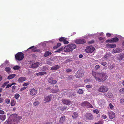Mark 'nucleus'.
Returning <instances> with one entry per match:
<instances>
[{"mask_svg": "<svg viewBox=\"0 0 124 124\" xmlns=\"http://www.w3.org/2000/svg\"><path fill=\"white\" fill-rule=\"evenodd\" d=\"M92 74L96 81L99 82L104 81L107 79L106 73L104 72L98 73L92 71Z\"/></svg>", "mask_w": 124, "mask_h": 124, "instance_id": "1", "label": "nucleus"}, {"mask_svg": "<svg viewBox=\"0 0 124 124\" xmlns=\"http://www.w3.org/2000/svg\"><path fill=\"white\" fill-rule=\"evenodd\" d=\"M11 117L12 118L10 120H8L6 124H16V123H18L22 118L21 116H18L16 114L12 115Z\"/></svg>", "mask_w": 124, "mask_h": 124, "instance_id": "2", "label": "nucleus"}, {"mask_svg": "<svg viewBox=\"0 0 124 124\" xmlns=\"http://www.w3.org/2000/svg\"><path fill=\"white\" fill-rule=\"evenodd\" d=\"M76 45L74 44H70L65 47L64 50L65 52L72 51L73 50L76 48Z\"/></svg>", "mask_w": 124, "mask_h": 124, "instance_id": "3", "label": "nucleus"}, {"mask_svg": "<svg viewBox=\"0 0 124 124\" xmlns=\"http://www.w3.org/2000/svg\"><path fill=\"white\" fill-rule=\"evenodd\" d=\"M24 58V54L21 52H19L15 55V58L18 61H20L23 59Z\"/></svg>", "mask_w": 124, "mask_h": 124, "instance_id": "4", "label": "nucleus"}, {"mask_svg": "<svg viewBox=\"0 0 124 124\" xmlns=\"http://www.w3.org/2000/svg\"><path fill=\"white\" fill-rule=\"evenodd\" d=\"M108 90V87L107 86L102 85L98 89V91L101 93H105Z\"/></svg>", "mask_w": 124, "mask_h": 124, "instance_id": "5", "label": "nucleus"}, {"mask_svg": "<svg viewBox=\"0 0 124 124\" xmlns=\"http://www.w3.org/2000/svg\"><path fill=\"white\" fill-rule=\"evenodd\" d=\"M95 50L94 47L92 46H87L85 49L86 52L88 53L93 52Z\"/></svg>", "mask_w": 124, "mask_h": 124, "instance_id": "6", "label": "nucleus"}, {"mask_svg": "<svg viewBox=\"0 0 124 124\" xmlns=\"http://www.w3.org/2000/svg\"><path fill=\"white\" fill-rule=\"evenodd\" d=\"M84 74V72L83 70H78L76 74V77L77 78H80L83 76Z\"/></svg>", "mask_w": 124, "mask_h": 124, "instance_id": "7", "label": "nucleus"}, {"mask_svg": "<svg viewBox=\"0 0 124 124\" xmlns=\"http://www.w3.org/2000/svg\"><path fill=\"white\" fill-rule=\"evenodd\" d=\"M84 117L87 120H92L93 118V116L92 114L89 113H87L84 116Z\"/></svg>", "mask_w": 124, "mask_h": 124, "instance_id": "8", "label": "nucleus"}, {"mask_svg": "<svg viewBox=\"0 0 124 124\" xmlns=\"http://www.w3.org/2000/svg\"><path fill=\"white\" fill-rule=\"evenodd\" d=\"M58 88V86L56 85L54 89H51V88L50 87L47 88V90H50V91L52 93H57L59 91V89Z\"/></svg>", "mask_w": 124, "mask_h": 124, "instance_id": "9", "label": "nucleus"}, {"mask_svg": "<svg viewBox=\"0 0 124 124\" xmlns=\"http://www.w3.org/2000/svg\"><path fill=\"white\" fill-rule=\"evenodd\" d=\"M75 42L76 43L78 44H82L86 43L85 41L83 39H79L76 40Z\"/></svg>", "mask_w": 124, "mask_h": 124, "instance_id": "10", "label": "nucleus"}, {"mask_svg": "<svg viewBox=\"0 0 124 124\" xmlns=\"http://www.w3.org/2000/svg\"><path fill=\"white\" fill-rule=\"evenodd\" d=\"M83 105L85 106L87 108H93L92 105L87 101H84L82 103Z\"/></svg>", "mask_w": 124, "mask_h": 124, "instance_id": "11", "label": "nucleus"}, {"mask_svg": "<svg viewBox=\"0 0 124 124\" xmlns=\"http://www.w3.org/2000/svg\"><path fill=\"white\" fill-rule=\"evenodd\" d=\"M30 94L32 96H34L36 95L37 93V90L34 88L30 89L29 90Z\"/></svg>", "mask_w": 124, "mask_h": 124, "instance_id": "12", "label": "nucleus"}, {"mask_svg": "<svg viewBox=\"0 0 124 124\" xmlns=\"http://www.w3.org/2000/svg\"><path fill=\"white\" fill-rule=\"evenodd\" d=\"M108 114L109 115V118L110 119H113L115 116V114L113 112L109 111Z\"/></svg>", "mask_w": 124, "mask_h": 124, "instance_id": "13", "label": "nucleus"}, {"mask_svg": "<svg viewBox=\"0 0 124 124\" xmlns=\"http://www.w3.org/2000/svg\"><path fill=\"white\" fill-rule=\"evenodd\" d=\"M52 99V96L51 95L46 96L44 100V102L46 103L49 102Z\"/></svg>", "mask_w": 124, "mask_h": 124, "instance_id": "14", "label": "nucleus"}, {"mask_svg": "<svg viewBox=\"0 0 124 124\" xmlns=\"http://www.w3.org/2000/svg\"><path fill=\"white\" fill-rule=\"evenodd\" d=\"M62 102L64 104L69 105L70 104L71 101L69 100L66 99H63L62 100Z\"/></svg>", "mask_w": 124, "mask_h": 124, "instance_id": "15", "label": "nucleus"}, {"mask_svg": "<svg viewBox=\"0 0 124 124\" xmlns=\"http://www.w3.org/2000/svg\"><path fill=\"white\" fill-rule=\"evenodd\" d=\"M57 81L52 77L50 78L48 80V82L52 84H54L57 83Z\"/></svg>", "mask_w": 124, "mask_h": 124, "instance_id": "16", "label": "nucleus"}, {"mask_svg": "<svg viewBox=\"0 0 124 124\" xmlns=\"http://www.w3.org/2000/svg\"><path fill=\"white\" fill-rule=\"evenodd\" d=\"M124 58V54L122 53L119 54L117 57V59L119 61H121Z\"/></svg>", "mask_w": 124, "mask_h": 124, "instance_id": "17", "label": "nucleus"}, {"mask_svg": "<svg viewBox=\"0 0 124 124\" xmlns=\"http://www.w3.org/2000/svg\"><path fill=\"white\" fill-rule=\"evenodd\" d=\"M27 78L25 77H21L19 78L18 81L19 83H22L24 81L27 80Z\"/></svg>", "mask_w": 124, "mask_h": 124, "instance_id": "18", "label": "nucleus"}, {"mask_svg": "<svg viewBox=\"0 0 124 124\" xmlns=\"http://www.w3.org/2000/svg\"><path fill=\"white\" fill-rule=\"evenodd\" d=\"M66 119L65 116H62L60 118L59 120V122L60 124H62L65 122Z\"/></svg>", "mask_w": 124, "mask_h": 124, "instance_id": "19", "label": "nucleus"}, {"mask_svg": "<svg viewBox=\"0 0 124 124\" xmlns=\"http://www.w3.org/2000/svg\"><path fill=\"white\" fill-rule=\"evenodd\" d=\"M40 65V63L38 62H37L31 66V67L32 68H36L38 67Z\"/></svg>", "mask_w": 124, "mask_h": 124, "instance_id": "20", "label": "nucleus"}, {"mask_svg": "<svg viewBox=\"0 0 124 124\" xmlns=\"http://www.w3.org/2000/svg\"><path fill=\"white\" fill-rule=\"evenodd\" d=\"M78 113L77 112H74L73 114L72 115V116L73 119H77L78 117Z\"/></svg>", "mask_w": 124, "mask_h": 124, "instance_id": "21", "label": "nucleus"}, {"mask_svg": "<svg viewBox=\"0 0 124 124\" xmlns=\"http://www.w3.org/2000/svg\"><path fill=\"white\" fill-rule=\"evenodd\" d=\"M111 54L110 53H106L103 57V58L105 60H107L111 55Z\"/></svg>", "mask_w": 124, "mask_h": 124, "instance_id": "22", "label": "nucleus"}, {"mask_svg": "<svg viewBox=\"0 0 124 124\" xmlns=\"http://www.w3.org/2000/svg\"><path fill=\"white\" fill-rule=\"evenodd\" d=\"M104 95L109 98H111L113 97V94L112 93L109 92L107 93H105Z\"/></svg>", "mask_w": 124, "mask_h": 124, "instance_id": "23", "label": "nucleus"}, {"mask_svg": "<svg viewBox=\"0 0 124 124\" xmlns=\"http://www.w3.org/2000/svg\"><path fill=\"white\" fill-rule=\"evenodd\" d=\"M116 45L115 44H106V46L108 47L113 48L115 47Z\"/></svg>", "mask_w": 124, "mask_h": 124, "instance_id": "24", "label": "nucleus"}, {"mask_svg": "<svg viewBox=\"0 0 124 124\" xmlns=\"http://www.w3.org/2000/svg\"><path fill=\"white\" fill-rule=\"evenodd\" d=\"M105 102L103 99L100 100V103L99 105L101 106H102L105 104Z\"/></svg>", "mask_w": 124, "mask_h": 124, "instance_id": "25", "label": "nucleus"}, {"mask_svg": "<svg viewBox=\"0 0 124 124\" xmlns=\"http://www.w3.org/2000/svg\"><path fill=\"white\" fill-rule=\"evenodd\" d=\"M51 54H52L51 52H50L47 51L45 52L44 53V56L45 57H47L48 56H49V55Z\"/></svg>", "mask_w": 124, "mask_h": 124, "instance_id": "26", "label": "nucleus"}, {"mask_svg": "<svg viewBox=\"0 0 124 124\" xmlns=\"http://www.w3.org/2000/svg\"><path fill=\"white\" fill-rule=\"evenodd\" d=\"M46 74V72L45 71L40 72L36 73L37 76H42Z\"/></svg>", "mask_w": 124, "mask_h": 124, "instance_id": "27", "label": "nucleus"}, {"mask_svg": "<svg viewBox=\"0 0 124 124\" xmlns=\"http://www.w3.org/2000/svg\"><path fill=\"white\" fill-rule=\"evenodd\" d=\"M60 66L58 65H56L52 67L51 68V70H55L58 69Z\"/></svg>", "mask_w": 124, "mask_h": 124, "instance_id": "28", "label": "nucleus"}, {"mask_svg": "<svg viewBox=\"0 0 124 124\" xmlns=\"http://www.w3.org/2000/svg\"><path fill=\"white\" fill-rule=\"evenodd\" d=\"M16 103V100H15L12 99L11 101L10 104L11 106H13L15 105Z\"/></svg>", "mask_w": 124, "mask_h": 124, "instance_id": "29", "label": "nucleus"}, {"mask_svg": "<svg viewBox=\"0 0 124 124\" xmlns=\"http://www.w3.org/2000/svg\"><path fill=\"white\" fill-rule=\"evenodd\" d=\"M16 76L15 74H12L8 76V78L9 79H10L13 78Z\"/></svg>", "mask_w": 124, "mask_h": 124, "instance_id": "30", "label": "nucleus"}, {"mask_svg": "<svg viewBox=\"0 0 124 124\" xmlns=\"http://www.w3.org/2000/svg\"><path fill=\"white\" fill-rule=\"evenodd\" d=\"M21 68L20 66H19L16 65L14 67L13 69L15 70H18Z\"/></svg>", "mask_w": 124, "mask_h": 124, "instance_id": "31", "label": "nucleus"}, {"mask_svg": "<svg viewBox=\"0 0 124 124\" xmlns=\"http://www.w3.org/2000/svg\"><path fill=\"white\" fill-rule=\"evenodd\" d=\"M6 117L5 115H0V119L2 120H4L5 119Z\"/></svg>", "mask_w": 124, "mask_h": 124, "instance_id": "32", "label": "nucleus"}, {"mask_svg": "<svg viewBox=\"0 0 124 124\" xmlns=\"http://www.w3.org/2000/svg\"><path fill=\"white\" fill-rule=\"evenodd\" d=\"M104 34V33L103 32H102L101 33H99L98 32L97 33L95 34H93L92 35H93L94 36V35H97V36H99V35H100V36H102Z\"/></svg>", "mask_w": 124, "mask_h": 124, "instance_id": "33", "label": "nucleus"}, {"mask_svg": "<svg viewBox=\"0 0 124 124\" xmlns=\"http://www.w3.org/2000/svg\"><path fill=\"white\" fill-rule=\"evenodd\" d=\"M48 69V68L47 66H43L41 70L42 71H46Z\"/></svg>", "mask_w": 124, "mask_h": 124, "instance_id": "34", "label": "nucleus"}, {"mask_svg": "<svg viewBox=\"0 0 124 124\" xmlns=\"http://www.w3.org/2000/svg\"><path fill=\"white\" fill-rule=\"evenodd\" d=\"M119 40L118 38L117 37H115L113 38L112 39V40L113 42H117Z\"/></svg>", "mask_w": 124, "mask_h": 124, "instance_id": "35", "label": "nucleus"}, {"mask_svg": "<svg viewBox=\"0 0 124 124\" xmlns=\"http://www.w3.org/2000/svg\"><path fill=\"white\" fill-rule=\"evenodd\" d=\"M32 51L34 52H39L40 51V50L36 49V48H34L32 49Z\"/></svg>", "mask_w": 124, "mask_h": 124, "instance_id": "36", "label": "nucleus"}, {"mask_svg": "<svg viewBox=\"0 0 124 124\" xmlns=\"http://www.w3.org/2000/svg\"><path fill=\"white\" fill-rule=\"evenodd\" d=\"M83 92L84 91L83 90L81 89H79L77 91V93L80 94H82Z\"/></svg>", "mask_w": 124, "mask_h": 124, "instance_id": "37", "label": "nucleus"}, {"mask_svg": "<svg viewBox=\"0 0 124 124\" xmlns=\"http://www.w3.org/2000/svg\"><path fill=\"white\" fill-rule=\"evenodd\" d=\"M33 104L34 106H36L39 104V102L38 101H36L34 102Z\"/></svg>", "mask_w": 124, "mask_h": 124, "instance_id": "38", "label": "nucleus"}, {"mask_svg": "<svg viewBox=\"0 0 124 124\" xmlns=\"http://www.w3.org/2000/svg\"><path fill=\"white\" fill-rule=\"evenodd\" d=\"M8 81H6L4 82L2 85L1 87L2 88H4L5 86L7 85V84L9 83Z\"/></svg>", "mask_w": 124, "mask_h": 124, "instance_id": "39", "label": "nucleus"}, {"mask_svg": "<svg viewBox=\"0 0 124 124\" xmlns=\"http://www.w3.org/2000/svg\"><path fill=\"white\" fill-rule=\"evenodd\" d=\"M119 49H116L114 50L113 49L112 51V52L113 53H119L120 52L118 50Z\"/></svg>", "mask_w": 124, "mask_h": 124, "instance_id": "40", "label": "nucleus"}, {"mask_svg": "<svg viewBox=\"0 0 124 124\" xmlns=\"http://www.w3.org/2000/svg\"><path fill=\"white\" fill-rule=\"evenodd\" d=\"M5 69L6 71L8 72H10L11 70L10 68L9 67H7Z\"/></svg>", "mask_w": 124, "mask_h": 124, "instance_id": "41", "label": "nucleus"}, {"mask_svg": "<svg viewBox=\"0 0 124 124\" xmlns=\"http://www.w3.org/2000/svg\"><path fill=\"white\" fill-rule=\"evenodd\" d=\"M74 76L72 75H70L68 77V79L70 80H72L74 79Z\"/></svg>", "mask_w": 124, "mask_h": 124, "instance_id": "42", "label": "nucleus"}, {"mask_svg": "<svg viewBox=\"0 0 124 124\" xmlns=\"http://www.w3.org/2000/svg\"><path fill=\"white\" fill-rule=\"evenodd\" d=\"M20 96V95L19 94H16L15 95V97L16 99L18 100L19 97Z\"/></svg>", "mask_w": 124, "mask_h": 124, "instance_id": "43", "label": "nucleus"}, {"mask_svg": "<svg viewBox=\"0 0 124 124\" xmlns=\"http://www.w3.org/2000/svg\"><path fill=\"white\" fill-rule=\"evenodd\" d=\"M10 100L9 98H7L5 100L6 103L7 104H8L10 103Z\"/></svg>", "mask_w": 124, "mask_h": 124, "instance_id": "44", "label": "nucleus"}, {"mask_svg": "<svg viewBox=\"0 0 124 124\" xmlns=\"http://www.w3.org/2000/svg\"><path fill=\"white\" fill-rule=\"evenodd\" d=\"M120 102L121 104H124V98L120 99Z\"/></svg>", "mask_w": 124, "mask_h": 124, "instance_id": "45", "label": "nucleus"}, {"mask_svg": "<svg viewBox=\"0 0 124 124\" xmlns=\"http://www.w3.org/2000/svg\"><path fill=\"white\" fill-rule=\"evenodd\" d=\"M46 63L47 64L50 65L51 66H52V63L51 62L46 61Z\"/></svg>", "mask_w": 124, "mask_h": 124, "instance_id": "46", "label": "nucleus"}, {"mask_svg": "<svg viewBox=\"0 0 124 124\" xmlns=\"http://www.w3.org/2000/svg\"><path fill=\"white\" fill-rule=\"evenodd\" d=\"M100 67V66L98 65H96L94 69L95 70H97Z\"/></svg>", "mask_w": 124, "mask_h": 124, "instance_id": "47", "label": "nucleus"}, {"mask_svg": "<svg viewBox=\"0 0 124 124\" xmlns=\"http://www.w3.org/2000/svg\"><path fill=\"white\" fill-rule=\"evenodd\" d=\"M93 112L94 113H96V114H98L99 113V111L97 109H94L93 110Z\"/></svg>", "mask_w": 124, "mask_h": 124, "instance_id": "48", "label": "nucleus"}, {"mask_svg": "<svg viewBox=\"0 0 124 124\" xmlns=\"http://www.w3.org/2000/svg\"><path fill=\"white\" fill-rule=\"evenodd\" d=\"M65 38L64 37H62L60 38L59 39V40L61 42L63 41H64V40Z\"/></svg>", "mask_w": 124, "mask_h": 124, "instance_id": "49", "label": "nucleus"}, {"mask_svg": "<svg viewBox=\"0 0 124 124\" xmlns=\"http://www.w3.org/2000/svg\"><path fill=\"white\" fill-rule=\"evenodd\" d=\"M9 62V61H8L7 60H5L4 62V63H3V64H1V66H2L3 65L5 64H8Z\"/></svg>", "mask_w": 124, "mask_h": 124, "instance_id": "50", "label": "nucleus"}, {"mask_svg": "<svg viewBox=\"0 0 124 124\" xmlns=\"http://www.w3.org/2000/svg\"><path fill=\"white\" fill-rule=\"evenodd\" d=\"M66 38H65L63 41V43L65 44H67L69 43V42L67 40H66Z\"/></svg>", "mask_w": 124, "mask_h": 124, "instance_id": "51", "label": "nucleus"}, {"mask_svg": "<svg viewBox=\"0 0 124 124\" xmlns=\"http://www.w3.org/2000/svg\"><path fill=\"white\" fill-rule=\"evenodd\" d=\"M72 96H73V95L71 93H70V92H69L68 93V95L67 96L68 97H72Z\"/></svg>", "mask_w": 124, "mask_h": 124, "instance_id": "52", "label": "nucleus"}, {"mask_svg": "<svg viewBox=\"0 0 124 124\" xmlns=\"http://www.w3.org/2000/svg\"><path fill=\"white\" fill-rule=\"evenodd\" d=\"M29 84V83L28 82L25 83L23 84V86H25L28 85Z\"/></svg>", "mask_w": 124, "mask_h": 124, "instance_id": "53", "label": "nucleus"}, {"mask_svg": "<svg viewBox=\"0 0 124 124\" xmlns=\"http://www.w3.org/2000/svg\"><path fill=\"white\" fill-rule=\"evenodd\" d=\"M101 65L103 66H105L107 64V63L106 62H101Z\"/></svg>", "mask_w": 124, "mask_h": 124, "instance_id": "54", "label": "nucleus"}, {"mask_svg": "<svg viewBox=\"0 0 124 124\" xmlns=\"http://www.w3.org/2000/svg\"><path fill=\"white\" fill-rule=\"evenodd\" d=\"M63 49V48H61L59 49H57L56 50V52H60V51H62Z\"/></svg>", "mask_w": 124, "mask_h": 124, "instance_id": "55", "label": "nucleus"}, {"mask_svg": "<svg viewBox=\"0 0 124 124\" xmlns=\"http://www.w3.org/2000/svg\"><path fill=\"white\" fill-rule=\"evenodd\" d=\"M91 81V79H87L85 80V83H86L87 82H90Z\"/></svg>", "mask_w": 124, "mask_h": 124, "instance_id": "56", "label": "nucleus"}, {"mask_svg": "<svg viewBox=\"0 0 124 124\" xmlns=\"http://www.w3.org/2000/svg\"><path fill=\"white\" fill-rule=\"evenodd\" d=\"M109 105L110 108L112 109L113 108L114 106L111 103H110L109 104Z\"/></svg>", "mask_w": 124, "mask_h": 124, "instance_id": "57", "label": "nucleus"}, {"mask_svg": "<svg viewBox=\"0 0 124 124\" xmlns=\"http://www.w3.org/2000/svg\"><path fill=\"white\" fill-rule=\"evenodd\" d=\"M72 70L69 69H67L66 70V71L67 72H71Z\"/></svg>", "mask_w": 124, "mask_h": 124, "instance_id": "58", "label": "nucleus"}, {"mask_svg": "<svg viewBox=\"0 0 124 124\" xmlns=\"http://www.w3.org/2000/svg\"><path fill=\"white\" fill-rule=\"evenodd\" d=\"M94 42V41L93 40H92L91 41H88V43L89 44H92Z\"/></svg>", "mask_w": 124, "mask_h": 124, "instance_id": "59", "label": "nucleus"}, {"mask_svg": "<svg viewBox=\"0 0 124 124\" xmlns=\"http://www.w3.org/2000/svg\"><path fill=\"white\" fill-rule=\"evenodd\" d=\"M119 92L121 93H124V88L121 89L119 90Z\"/></svg>", "mask_w": 124, "mask_h": 124, "instance_id": "60", "label": "nucleus"}, {"mask_svg": "<svg viewBox=\"0 0 124 124\" xmlns=\"http://www.w3.org/2000/svg\"><path fill=\"white\" fill-rule=\"evenodd\" d=\"M106 42H110L112 43L113 42L112 40V39H111L107 40H106Z\"/></svg>", "mask_w": 124, "mask_h": 124, "instance_id": "61", "label": "nucleus"}, {"mask_svg": "<svg viewBox=\"0 0 124 124\" xmlns=\"http://www.w3.org/2000/svg\"><path fill=\"white\" fill-rule=\"evenodd\" d=\"M12 85H11V84H9L7 85V86L6 88H9Z\"/></svg>", "mask_w": 124, "mask_h": 124, "instance_id": "62", "label": "nucleus"}, {"mask_svg": "<svg viewBox=\"0 0 124 124\" xmlns=\"http://www.w3.org/2000/svg\"><path fill=\"white\" fill-rule=\"evenodd\" d=\"M107 118V116L105 115H102V118L103 119H106Z\"/></svg>", "mask_w": 124, "mask_h": 124, "instance_id": "63", "label": "nucleus"}, {"mask_svg": "<svg viewBox=\"0 0 124 124\" xmlns=\"http://www.w3.org/2000/svg\"><path fill=\"white\" fill-rule=\"evenodd\" d=\"M67 108V107L65 106H63V107H62L61 109L62 110V111H63L65 110Z\"/></svg>", "mask_w": 124, "mask_h": 124, "instance_id": "64", "label": "nucleus"}]
</instances>
